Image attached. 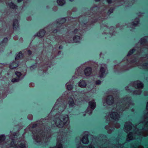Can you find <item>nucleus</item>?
<instances>
[{"instance_id":"obj_1","label":"nucleus","mask_w":148,"mask_h":148,"mask_svg":"<svg viewBox=\"0 0 148 148\" xmlns=\"http://www.w3.org/2000/svg\"><path fill=\"white\" fill-rule=\"evenodd\" d=\"M133 104L132 103L130 98L127 97L124 98L118 102L116 105V108H113L111 112L109 114H106L105 116L106 119L107 121L110 120V118L115 121L118 120L120 118V115L118 113H121L126 109L128 108V106Z\"/></svg>"},{"instance_id":"obj_2","label":"nucleus","mask_w":148,"mask_h":148,"mask_svg":"<svg viewBox=\"0 0 148 148\" xmlns=\"http://www.w3.org/2000/svg\"><path fill=\"white\" fill-rule=\"evenodd\" d=\"M144 120L142 122L143 124H144V127L142 129L138 130L136 129V132L134 133V135L133 136V133L130 132L127 136V138L126 139L127 141H129L135 138H138L141 139L142 136H146L148 135L147 130H145V129L148 127V113L145 116Z\"/></svg>"},{"instance_id":"obj_3","label":"nucleus","mask_w":148,"mask_h":148,"mask_svg":"<svg viewBox=\"0 0 148 148\" xmlns=\"http://www.w3.org/2000/svg\"><path fill=\"white\" fill-rule=\"evenodd\" d=\"M69 123V118L67 115L57 114L54 116V119L51 122V124L55 125L59 128L62 127L64 125H67Z\"/></svg>"},{"instance_id":"obj_4","label":"nucleus","mask_w":148,"mask_h":148,"mask_svg":"<svg viewBox=\"0 0 148 148\" xmlns=\"http://www.w3.org/2000/svg\"><path fill=\"white\" fill-rule=\"evenodd\" d=\"M32 133L34 135L33 138L37 143L43 142L44 140L46 141V139H48L49 137V135L47 132H45L43 133L42 131H40L36 132L35 134H34L33 132Z\"/></svg>"},{"instance_id":"obj_5","label":"nucleus","mask_w":148,"mask_h":148,"mask_svg":"<svg viewBox=\"0 0 148 148\" xmlns=\"http://www.w3.org/2000/svg\"><path fill=\"white\" fill-rule=\"evenodd\" d=\"M96 106V103L94 100L90 101L89 102V106L86 112L90 115L91 114L92 111L95 108Z\"/></svg>"},{"instance_id":"obj_6","label":"nucleus","mask_w":148,"mask_h":148,"mask_svg":"<svg viewBox=\"0 0 148 148\" xmlns=\"http://www.w3.org/2000/svg\"><path fill=\"white\" fill-rule=\"evenodd\" d=\"M65 108V106H63L62 105H60V104L58 105L57 103V102H56L51 112L52 113L53 112H59V111L60 112H62L64 110Z\"/></svg>"},{"instance_id":"obj_7","label":"nucleus","mask_w":148,"mask_h":148,"mask_svg":"<svg viewBox=\"0 0 148 148\" xmlns=\"http://www.w3.org/2000/svg\"><path fill=\"white\" fill-rule=\"evenodd\" d=\"M114 102L113 98L111 95L108 96L106 100H104L103 103V105L106 106L107 104L110 105L112 104Z\"/></svg>"},{"instance_id":"obj_8","label":"nucleus","mask_w":148,"mask_h":148,"mask_svg":"<svg viewBox=\"0 0 148 148\" xmlns=\"http://www.w3.org/2000/svg\"><path fill=\"white\" fill-rule=\"evenodd\" d=\"M106 66L105 64H103L101 66L100 69V71L99 73V76L100 77H103L106 75L105 70H106Z\"/></svg>"},{"instance_id":"obj_9","label":"nucleus","mask_w":148,"mask_h":148,"mask_svg":"<svg viewBox=\"0 0 148 148\" xmlns=\"http://www.w3.org/2000/svg\"><path fill=\"white\" fill-rule=\"evenodd\" d=\"M63 139L61 136H58L57 138V143L56 147H52L50 148H62V141Z\"/></svg>"},{"instance_id":"obj_10","label":"nucleus","mask_w":148,"mask_h":148,"mask_svg":"<svg viewBox=\"0 0 148 148\" xmlns=\"http://www.w3.org/2000/svg\"><path fill=\"white\" fill-rule=\"evenodd\" d=\"M14 140H12L10 146L14 147L15 148H25V145L23 143L20 144L19 146H17V145L14 143Z\"/></svg>"},{"instance_id":"obj_11","label":"nucleus","mask_w":148,"mask_h":148,"mask_svg":"<svg viewBox=\"0 0 148 148\" xmlns=\"http://www.w3.org/2000/svg\"><path fill=\"white\" fill-rule=\"evenodd\" d=\"M5 138V137L3 135H0V148H3L5 146L9 147V145H6V143H4L3 142Z\"/></svg>"},{"instance_id":"obj_12","label":"nucleus","mask_w":148,"mask_h":148,"mask_svg":"<svg viewBox=\"0 0 148 148\" xmlns=\"http://www.w3.org/2000/svg\"><path fill=\"white\" fill-rule=\"evenodd\" d=\"M84 134H85V136L83 137L81 140V141L84 144H87L89 142L88 139V133L87 131H86L85 132Z\"/></svg>"},{"instance_id":"obj_13","label":"nucleus","mask_w":148,"mask_h":148,"mask_svg":"<svg viewBox=\"0 0 148 148\" xmlns=\"http://www.w3.org/2000/svg\"><path fill=\"white\" fill-rule=\"evenodd\" d=\"M132 124L130 122H127L125 123L124 126V130L125 131L127 132L129 131L132 127Z\"/></svg>"},{"instance_id":"obj_14","label":"nucleus","mask_w":148,"mask_h":148,"mask_svg":"<svg viewBox=\"0 0 148 148\" xmlns=\"http://www.w3.org/2000/svg\"><path fill=\"white\" fill-rule=\"evenodd\" d=\"M68 104L69 107H72L75 105L73 99L71 97L69 98L68 99Z\"/></svg>"},{"instance_id":"obj_15","label":"nucleus","mask_w":148,"mask_h":148,"mask_svg":"<svg viewBox=\"0 0 148 148\" xmlns=\"http://www.w3.org/2000/svg\"><path fill=\"white\" fill-rule=\"evenodd\" d=\"M134 85L135 87L138 88H142L143 87V84L140 82L137 81L134 82Z\"/></svg>"},{"instance_id":"obj_16","label":"nucleus","mask_w":148,"mask_h":148,"mask_svg":"<svg viewBox=\"0 0 148 148\" xmlns=\"http://www.w3.org/2000/svg\"><path fill=\"white\" fill-rule=\"evenodd\" d=\"M92 69L90 67L86 68L84 70V73L86 76H89L91 74Z\"/></svg>"},{"instance_id":"obj_17","label":"nucleus","mask_w":148,"mask_h":148,"mask_svg":"<svg viewBox=\"0 0 148 148\" xmlns=\"http://www.w3.org/2000/svg\"><path fill=\"white\" fill-rule=\"evenodd\" d=\"M148 39V37H145L141 39L140 42L141 45H144L145 44L146 45L147 43V40Z\"/></svg>"},{"instance_id":"obj_18","label":"nucleus","mask_w":148,"mask_h":148,"mask_svg":"<svg viewBox=\"0 0 148 148\" xmlns=\"http://www.w3.org/2000/svg\"><path fill=\"white\" fill-rule=\"evenodd\" d=\"M86 82L83 80H81L79 83V86L82 88H84L86 87Z\"/></svg>"},{"instance_id":"obj_19","label":"nucleus","mask_w":148,"mask_h":148,"mask_svg":"<svg viewBox=\"0 0 148 148\" xmlns=\"http://www.w3.org/2000/svg\"><path fill=\"white\" fill-rule=\"evenodd\" d=\"M18 66V63L17 62H13L10 65V68L11 69H13Z\"/></svg>"},{"instance_id":"obj_20","label":"nucleus","mask_w":148,"mask_h":148,"mask_svg":"<svg viewBox=\"0 0 148 148\" xmlns=\"http://www.w3.org/2000/svg\"><path fill=\"white\" fill-rule=\"evenodd\" d=\"M13 28L14 29H16L18 27V22L16 20L14 21L13 24Z\"/></svg>"},{"instance_id":"obj_21","label":"nucleus","mask_w":148,"mask_h":148,"mask_svg":"<svg viewBox=\"0 0 148 148\" xmlns=\"http://www.w3.org/2000/svg\"><path fill=\"white\" fill-rule=\"evenodd\" d=\"M139 22V19L138 18H136L135 19V21L132 22V27H133L136 26L138 24V23Z\"/></svg>"},{"instance_id":"obj_22","label":"nucleus","mask_w":148,"mask_h":148,"mask_svg":"<svg viewBox=\"0 0 148 148\" xmlns=\"http://www.w3.org/2000/svg\"><path fill=\"white\" fill-rule=\"evenodd\" d=\"M45 33V32L44 29H42L39 32V33L37 34L38 36L40 37H42L44 36Z\"/></svg>"},{"instance_id":"obj_23","label":"nucleus","mask_w":148,"mask_h":148,"mask_svg":"<svg viewBox=\"0 0 148 148\" xmlns=\"http://www.w3.org/2000/svg\"><path fill=\"white\" fill-rule=\"evenodd\" d=\"M23 57V54L21 53V52H20L17 55L16 57L15 58V60L16 61L18 60L21 59Z\"/></svg>"},{"instance_id":"obj_24","label":"nucleus","mask_w":148,"mask_h":148,"mask_svg":"<svg viewBox=\"0 0 148 148\" xmlns=\"http://www.w3.org/2000/svg\"><path fill=\"white\" fill-rule=\"evenodd\" d=\"M81 143H79L78 145V146H77V148H95L94 146L92 145V144H91L89 147H83L82 146H81Z\"/></svg>"},{"instance_id":"obj_25","label":"nucleus","mask_w":148,"mask_h":148,"mask_svg":"<svg viewBox=\"0 0 148 148\" xmlns=\"http://www.w3.org/2000/svg\"><path fill=\"white\" fill-rule=\"evenodd\" d=\"M57 2L58 4L60 6L62 5L65 3V1L64 0H57Z\"/></svg>"},{"instance_id":"obj_26","label":"nucleus","mask_w":148,"mask_h":148,"mask_svg":"<svg viewBox=\"0 0 148 148\" xmlns=\"http://www.w3.org/2000/svg\"><path fill=\"white\" fill-rule=\"evenodd\" d=\"M73 40L75 42H78L80 40V38L79 36H76L73 37Z\"/></svg>"},{"instance_id":"obj_27","label":"nucleus","mask_w":148,"mask_h":148,"mask_svg":"<svg viewBox=\"0 0 148 148\" xmlns=\"http://www.w3.org/2000/svg\"><path fill=\"white\" fill-rule=\"evenodd\" d=\"M105 128L106 129H107L108 130V129H109V130H108V133H110L112 131H113V130L114 129V128H113L112 129L111 127V126H109H109H106L105 127Z\"/></svg>"},{"instance_id":"obj_28","label":"nucleus","mask_w":148,"mask_h":148,"mask_svg":"<svg viewBox=\"0 0 148 148\" xmlns=\"http://www.w3.org/2000/svg\"><path fill=\"white\" fill-rule=\"evenodd\" d=\"M10 7L12 9L16 8L17 6L12 3H11L9 4Z\"/></svg>"},{"instance_id":"obj_29","label":"nucleus","mask_w":148,"mask_h":148,"mask_svg":"<svg viewBox=\"0 0 148 148\" xmlns=\"http://www.w3.org/2000/svg\"><path fill=\"white\" fill-rule=\"evenodd\" d=\"M8 40V38H4L2 42L1 43V45H4L7 42V41Z\"/></svg>"},{"instance_id":"obj_30","label":"nucleus","mask_w":148,"mask_h":148,"mask_svg":"<svg viewBox=\"0 0 148 148\" xmlns=\"http://www.w3.org/2000/svg\"><path fill=\"white\" fill-rule=\"evenodd\" d=\"M67 86V88L69 90H70L72 89L73 88V86L71 85H69V83H67L66 84Z\"/></svg>"},{"instance_id":"obj_31","label":"nucleus","mask_w":148,"mask_h":148,"mask_svg":"<svg viewBox=\"0 0 148 148\" xmlns=\"http://www.w3.org/2000/svg\"><path fill=\"white\" fill-rule=\"evenodd\" d=\"M142 68L144 69L148 68V63H144L142 65Z\"/></svg>"},{"instance_id":"obj_32","label":"nucleus","mask_w":148,"mask_h":148,"mask_svg":"<svg viewBox=\"0 0 148 148\" xmlns=\"http://www.w3.org/2000/svg\"><path fill=\"white\" fill-rule=\"evenodd\" d=\"M141 92L140 90H136L134 92V94L135 95H140Z\"/></svg>"},{"instance_id":"obj_33","label":"nucleus","mask_w":148,"mask_h":148,"mask_svg":"<svg viewBox=\"0 0 148 148\" xmlns=\"http://www.w3.org/2000/svg\"><path fill=\"white\" fill-rule=\"evenodd\" d=\"M20 79L18 78H13L12 80V82H18Z\"/></svg>"},{"instance_id":"obj_34","label":"nucleus","mask_w":148,"mask_h":148,"mask_svg":"<svg viewBox=\"0 0 148 148\" xmlns=\"http://www.w3.org/2000/svg\"><path fill=\"white\" fill-rule=\"evenodd\" d=\"M135 50L134 49H133L132 50H130L128 52L127 55V56H130L133 53L134 51Z\"/></svg>"},{"instance_id":"obj_35","label":"nucleus","mask_w":148,"mask_h":148,"mask_svg":"<svg viewBox=\"0 0 148 148\" xmlns=\"http://www.w3.org/2000/svg\"><path fill=\"white\" fill-rule=\"evenodd\" d=\"M15 74L18 77H20L21 75V74L20 72L16 71L15 72Z\"/></svg>"},{"instance_id":"obj_36","label":"nucleus","mask_w":148,"mask_h":148,"mask_svg":"<svg viewBox=\"0 0 148 148\" xmlns=\"http://www.w3.org/2000/svg\"><path fill=\"white\" fill-rule=\"evenodd\" d=\"M65 21V19L64 18H62L60 19V21L59 22L60 24H62L64 23Z\"/></svg>"},{"instance_id":"obj_37","label":"nucleus","mask_w":148,"mask_h":148,"mask_svg":"<svg viewBox=\"0 0 148 148\" xmlns=\"http://www.w3.org/2000/svg\"><path fill=\"white\" fill-rule=\"evenodd\" d=\"M80 30H78L77 29H75L73 33H75V34L77 33V32L78 33H80Z\"/></svg>"},{"instance_id":"obj_38","label":"nucleus","mask_w":148,"mask_h":148,"mask_svg":"<svg viewBox=\"0 0 148 148\" xmlns=\"http://www.w3.org/2000/svg\"><path fill=\"white\" fill-rule=\"evenodd\" d=\"M134 148H143V147L140 145H136V147H134Z\"/></svg>"},{"instance_id":"obj_39","label":"nucleus","mask_w":148,"mask_h":148,"mask_svg":"<svg viewBox=\"0 0 148 148\" xmlns=\"http://www.w3.org/2000/svg\"><path fill=\"white\" fill-rule=\"evenodd\" d=\"M28 118L30 120H31L32 119V116L31 115H29L28 116Z\"/></svg>"},{"instance_id":"obj_40","label":"nucleus","mask_w":148,"mask_h":148,"mask_svg":"<svg viewBox=\"0 0 148 148\" xmlns=\"http://www.w3.org/2000/svg\"><path fill=\"white\" fill-rule=\"evenodd\" d=\"M113 9H110L108 11V13L109 14H110L112 13L113 12Z\"/></svg>"},{"instance_id":"obj_41","label":"nucleus","mask_w":148,"mask_h":148,"mask_svg":"<svg viewBox=\"0 0 148 148\" xmlns=\"http://www.w3.org/2000/svg\"><path fill=\"white\" fill-rule=\"evenodd\" d=\"M120 125L119 123H116V124L114 126L116 128H119L120 127Z\"/></svg>"},{"instance_id":"obj_42","label":"nucleus","mask_w":148,"mask_h":148,"mask_svg":"<svg viewBox=\"0 0 148 148\" xmlns=\"http://www.w3.org/2000/svg\"><path fill=\"white\" fill-rule=\"evenodd\" d=\"M107 2L108 3H112V2L114 1V0H107Z\"/></svg>"},{"instance_id":"obj_43","label":"nucleus","mask_w":148,"mask_h":148,"mask_svg":"<svg viewBox=\"0 0 148 148\" xmlns=\"http://www.w3.org/2000/svg\"><path fill=\"white\" fill-rule=\"evenodd\" d=\"M101 82L99 80H97L96 82V84L97 85L100 84Z\"/></svg>"},{"instance_id":"obj_44","label":"nucleus","mask_w":148,"mask_h":148,"mask_svg":"<svg viewBox=\"0 0 148 148\" xmlns=\"http://www.w3.org/2000/svg\"><path fill=\"white\" fill-rule=\"evenodd\" d=\"M14 40H16L18 38V37L16 36H14L13 38Z\"/></svg>"},{"instance_id":"obj_45","label":"nucleus","mask_w":148,"mask_h":148,"mask_svg":"<svg viewBox=\"0 0 148 148\" xmlns=\"http://www.w3.org/2000/svg\"><path fill=\"white\" fill-rule=\"evenodd\" d=\"M28 54H31L32 53L31 51L30 50H28Z\"/></svg>"},{"instance_id":"obj_46","label":"nucleus","mask_w":148,"mask_h":148,"mask_svg":"<svg viewBox=\"0 0 148 148\" xmlns=\"http://www.w3.org/2000/svg\"><path fill=\"white\" fill-rule=\"evenodd\" d=\"M146 109L148 110V102H147V104Z\"/></svg>"},{"instance_id":"obj_47","label":"nucleus","mask_w":148,"mask_h":148,"mask_svg":"<svg viewBox=\"0 0 148 148\" xmlns=\"http://www.w3.org/2000/svg\"><path fill=\"white\" fill-rule=\"evenodd\" d=\"M53 32L54 33H56V32H57V30H54Z\"/></svg>"},{"instance_id":"obj_48","label":"nucleus","mask_w":148,"mask_h":148,"mask_svg":"<svg viewBox=\"0 0 148 148\" xmlns=\"http://www.w3.org/2000/svg\"><path fill=\"white\" fill-rule=\"evenodd\" d=\"M18 2H20L22 0H17Z\"/></svg>"},{"instance_id":"obj_49","label":"nucleus","mask_w":148,"mask_h":148,"mask_svg":"<svg viewBox=\"0 0 148 148\" xmlns=\"http://www.w3.org/2000/svg\"><path fill=\"white\" fill-rule=\"evenodd\" d=\"M59 48L60 49H62V46H60L59 47Z\"/></svg>"},{"instance_id":"obj_50","label":"nucleus","mask_w":148,"mask_h":148,"mask_svg":"<svg viewBox=\"0 0 148 148\" xmlns=\"http://www.w3.org/2000/svg\"><path fill=\"white\" fill-rule=\"evenodd\" d=\"M146 93H147V94H145V93H144L145 95H147V92Z\"/></svg>"},{"instance_id":"obj_51","label":"nucleus","mask_w":148,"mask_h":148,"mask_svg":"<svg viewBox=\"0 0 148 148\" xmlns=\"http://www.w3.org/2000/svg\"><path fill=\"white\" fill-rule=\"evenodd\" d=\"M68 42H71V40H70V41H68Z\"/></svg>"},{"instance_id":"obj_52","label":"nucleus","mask_w":148,"mask_h":148,"mask_svg":"<svg viewBox=\"0 0 148 148\" xmlns=\"http://www.w3.org/2000/svg\"><path fill=\"white\" fill-rule=\"evenodd\" d=\"M123 145H121V147H123Z\"/></svg>"},{"instance_id":"obj_53","label":"nucleus","mask_w":148,"mask_h":148,"mask_svg":"<svg viewBox=\"0 0 148 148\" xmlns=\"http://www.w3.org/2000/svg\"><path fill=\"white\" fill-rule=\"evenodd\" d=\"M82 26V24H80V25H79V26L80 27H81Z\"/></svg>"},{"instance_id":"obj_54","label":"nucleus","mask_w":148,"mask_h":148,"mask_svg":"<svg viewBox=\"0 0 148 148\" xmlns=\"http://www.w3.org/2000/svg\"><path fill=\"white\" fill-rule=\"evenodd\" d=\"M73 0H69V1H73Z\"/></svg>"},{"instance_id":"obj_55","label":"nucleus","mask_w":148,"mask_h":148,"mask_svg":"<svg viewBox=\"0 0 148 148\" xmlns=\"http://www.w3.org/2000/svg\"><path fill=\"white\" fill-rule=\"evenodd\" d=\"M100 0H95L96 1H99Z\"/></svg>"},{"instance_id":"obj_56","label":"nucleus","mask_w":148,"mask_h":148,"mask_svg":"<svg viewBox=\"0 0 148 148\" xmlns=\"http://www.w3.org/2000/svg\"><path fill=\"white\" fill-rule=\"evenodd\" d=\"M27 20H28V21H30L31 20V18H30V19H27Z\"/></svg>"},{"instance_id":"obj_57","label":"nucleus","mask_w":148,"mask_h":148,"mask_svg":"<svg viewBox=\"0 0 148 148\" xmlns=\"http://www.w3.org/2000/svg\"><path fill=\"white\" fill-rule=\"evenodd\" d=\"M94 8L95 9H96L97 8L96 7H95V8Z\"/></svg>"},{"instance_id":"obj_58","label":"nucleus","mask_w":148,"mask_h":148,"mask_svg":"<svg viewBox=\"0 0 148 148\" xmlns=\"http://www.w3.org/2000/svg\"><path fill=\"white\" fill-rule=\"evenodd\" d=\"M85 114H84V116H85Z\"/></svg>"},{"instance_id":"obj_59","label":"nucleus","mask_w":148,"mask_h":148,"mask_svg":"<svg viewBox=\"0 0 148 148\" xmlns=\"http://www.w3.org/2000/svg\"><path fill=\"white\" fill-rule=\"evenodd\" d=\"M127 88H126V90H127Z\"/></svg>"},{"instance_id":"obj_60","label":"nucleus","mask_w":148,"mask_h":148,"mask_svg":"<svg viewBox=\"0 0 148 148\" xmlns=\"http://www.w3.org/2000/svg\"><path fill=\"white\" fill-rule=\"evenodd\" d=\"M134 111V110H133V109H132V111Z\"/></svg>"}]
</instances>
